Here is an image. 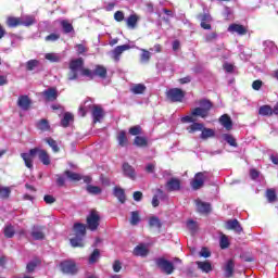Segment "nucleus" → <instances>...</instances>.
Wrapping results in <instances>:
<instances>
[{"label": "nucleus", "mask_w": 278, "mask_h": 278, "mask_svg": "<svg viewBox=\"0 0 278 278\" xmlns=\"http://www.w3.org/2000/svg\"><path fill=\"white\" fill-rule=\"evenodd\" d=\"M67 80L75 81L79 79V71L83 77H88L92 80L96 77L100 79H108V67L105 65L97 64L92 70L84 67V58L73 59L68 65Z\"/></svg>", "instance_id": "nucleus-1"}, {"label": "nucleus", "mask_w": 278, "mask_h": 278, "mask_svg": "<svg viewBox=\"0 0 278 278\" xmlns=\"http://www.w3.org/2000/svg\"><path fill=\"white\" fill-rule=\"evenodd\" d=\"M36 155H38V159L43 164V166H49V164H51V156H49V152H47V150L33 148L28 153L21 154L26 168H29V170L34 169V157H36Z\"/></svg>", "instance_id": "nucleus-2"}, {"label": "nucleus", "mask_w": 278, "mask_h": 278, "mask_svg": "<svg viewBox=\"0 0 278 278\" xmlns=\"http://www.w3.org/2000/svg\"><path fill=\"white\" fill-rule=\"evenodd\" d=\"M74 238L70 239L71 245L74 249H84V238H86V225L81 223L74 224Z\"/></svg>", "instance_id": "nucleus-3"}, {"label": "nucleus", "mask_w": 278, "mask_h": 278, "mask_svg": "<svg viewBox=\"0 0 278 278\" xmlns=\"http://www.w3.org/2000/svg\"><path fill=\"white\" fill-rule=\"evenodd\" d=\"M199 105L200 106L194 108L191 111V115L200 116V118H207V116H210V111L214 108V104L207 99H202L199 101Z\"/></svg>", "instance_id": "nucleus-4"}, {"label": "nucleus", "mask_w": 278, "mask_h": 278, "mask_svg": "<svg viewBox=\"0 0 278 278\" xmlns=\"http://www.w3.org/2000/svg\"><path fill=\"white\" fill-rule=\"evenodd\" d=\"M165 97L170 103H181L186 99V91L180 88H170L165 92Z\"/></svg>", "instance_id": "nucleus-5"}, {"label": "nucleus", "mask_w": 278, "mask_h": 278, "mask_svg": "<svg viewBox=\"0 0 278 278\" xmlns=\"http://www.w3.org/2000/svg\"><path fill=\"white\" fill-rule=\"evenodd\" d=\"M60 270L63 275L75 276L79 273V268L77 267V263L73 260H65L60 263Z\"/></svg>", "instance_id": "nucleus-6"}, {"label": "nucleus", "mask_w": 278, "mask_h": 278, "mask_svg": "<svg viewBox=\"0 0 278 278\" xmlns=\"http://www.w3.org/2000/svg\"><path fill=\"white\" fill-rule=\"evenodd\" d=\"M99 225H101V215H99L97 210H91L87 216V228L90 231H97L99 229Z\"/></svg>", "instance_id": "nucleus-7"}, {"label": "nucleus", "mask_w": 278, "mask_h": 278, "mask_svg": "<svg viewBox=\"0 0 278 278\" xmlns=\"http://www.w3.org/2000/svg\"><path fill=\"white\" fill-rule=\"evenodd\" d=\"M155 264L165 275H173L175 273V265L164 257L156 258Z\"/></svg>", "instance_id": "nucleus-8"}, {"label": "nucleus", "mask_w": 278, "mask_h": 278, "mask_svg": "<svg viewBox=\"0 0 278 278\" xmlns=\"http://www.w3.org/2000/svg\"><path fill=\"white\" fill-rule=\"evenodd\" d=\"M207 172H199L194 175V178L191 180V188L193 190H201L205 185V180L207 179Z\"/></svg>", "instance_id": "nucleus-9"}, {"label": "nucleus", "mask_w": 278, "mask_h": 278, "mask_svg": "<svg viewBox=\"0 0 278 278\" xmlns=\"http://www.w3.org/2000/svg\"><path fill=\"white\" fill-rule=\"evenodd\" d=\"M47 227L40 226V225H35L31 227L30 230V236L33 240H45L47 238V235L45 233V230Z\"/></svg>", "instance_id": "nucleus-10"}, {"label": "nucleus", "mask_w": 278, "mask_h": 278, "mask_svg": "<svg viewBox=\"0 0 278 278\" xmlns=\"http://www.w3.org/2000/svg\"><path fill=\"white\" fill-rule=\"evenodd\" d=\"M198 17L200 18L201 23H200V27H202V29H212V15H210V13H203V14H199Z\"/></svg>", "instance_id": "nucleus-11"}, {"label": "nucleus", "mask_w": 278, "mask_h": 278, "mask_svg": "<svg viewBox=\"0 0 278 278\" xmlns=\"http://www.w3.org/2000/svg\"><path fill=\"white\" fill-rule=\"evenodd\" d=\"M91 116L93 118V124L101 123V119L105 116L103 109L99 105H93L91 111Z\"/></svg>", "instance_id": "nucleus-12"}, {"label": "nucleus", "mask_w": 278, "mask_h": 278, "mask_svg": "<svg viewBox=\"0 0 278 278\" xmlns=\"http://www.w3.org/2000/svg\"><path fill=\"white\" fill-rule=\"evenodd\" d=\"M17 105L21 108V110H24V112H27L31 108V99H29V96H20L17 99Z\"/></svg>", "instance_id": "nucleus-13"}, {"label": "nucleus", "mask_w": 278, "mask_h": 278, "mask_svg": "<svg viewBox=\"0 0 278 278\" xmlns=\"http://www.w3.org/2000/svg\"><path fill=\"white\" fill-rule=\"evenodd\" d=\"M131 47L129 45H122L117 46L113 52H112V58L115 62H118L121 60V55H123L124 51H129Z\"/></svg>", "instance_id": "nucleus-14"}, {"label": "nucleus", "mask_w": 278, "mask_h": 278, "mask_svg": "<svg viewBox=\"0 0 278 278\" xmlns=\"http://www.w3.org/2000/svg\"><path fill=\"white\" fill-rule=\"evenodd\" d=\"M195 205L199 214H210L212 212V204L208 202L197 200Z\"/></svg>", "instance_id": "nucleus-15"}, {"label": "nucleus", "mask_w": 278, "mask_h": 278, "mask_svg": "<svg viewBox=\"0 0 278 278\" xmlns=\"http://www.w3.org/2000/svg\"><path fill=\"white\" fill-rule=\"evenodd\" d=\"M228 31L231 34H238L239 36H247L248 29L241 24H230L228 27Z\"/></svg>", "instance_id": "nucleus-16"}, {"label": "nucleus", "mask_w": 278, "mask_h": 278, "mask_svg": "<svg viewBox=\"0 0 278 278\" xmlns=\"http://www.w3.org/2000/svg\"><path fill=\"white\" fill-rule=\"evenodd\" d=\"M122 170L125 177H128V179H132V181L136 180V169L129 163H124L122 165Z\"/></svg>", "instance_id": "nucleus-17"}, {"label": "nucleus", "mask_w": 278, "mask_h": 278, "mask_svg": "<svg viewBox=\"0 0 278 278\" xmlns=\"http://www.w3.org/2000/svg\"><path fill=\"white\" fill-rule=\"evenodd\" d=\"M166 188L169 192H177L181 190V180L179 178H170L166 184Z\"/></svg>", "instance_id": "nucleus-18"}, {"label": "nucleus", "mask_w": 278, "mask_h": 278, "mask_svg": "<svg viewBox=\"0 0 278 278\" xmlns=\"http://www.w3.org/2000/svg\"><path fill=\"white\" fill-rule=\"evenodd\" d=\"M226 229L236 231V233H242L243 229L238 219H230L226 222Z\"/></svg>", "instance_id": "nucleus-19"}, {"label": "nucleus", "mask_w": 278, "mask_h": 278, "mask_svg": "<svg viewBox=\"0 0 278 278\" xmlns=\"http://www.w3.org/2000/svg\"><path fill=\"white\" fill-rule=\"evenodd\" d=\"M219 123L227 131H231L233 129V121H231V116L228 114H224L219 117Z\"/></svg>", "instance_id": "nucleus-20"}, {"label": "nucleus", "mask_w": 278, "mask_h": 278, "mask_svg": "<svg viewBox=\"0 0 278 278\" xmlns=\"http://www.w3.org/2000/svg\"><path fill=\"white\" fill-rule=\"evenodd\" d=\"M132 254L136 257H147L149 255V249L144 244H139L134 249Z\"/></svg>", "instance_id": "nucleus-21"}, {"label": "nucleus", "mask_w": 278, "mask_h": 278, "mask_svg": "<svg viewBox=\"0 0 278 278\" xmlns=\"http://www.w3.org/2000/svg\"><path fill=\"white\" fill-rule=\"evenodd\" d=\"M5 25L9 26L10 29L21 27L22 18L21 17L9 16V17H7Z\"/></svg>", "instance_id": "nucleus-22"}, {"label": "nucleus", "mask_w": 278, "mask_h": 278, "mask_svg": "<svg viewBox=\"0 0 278 278\" xmlns=\"http://www.w3.org/2000/svg\"><path fill=\"white\" fill-rule=\"evenodd\" d=\"M113 194L119 201V203H125V201H127V195L125 194V189H123L121 187H114Z\"/></svg>", "instance_id": "nucleus-23"}, {"label": "nucleus", "mask_w": 278, "mask_h": 278, "mask_svg": "<svg viewBox=\"0 0 278 278\" xmlns=\"http://www.w3.org/2000/svg\"><path fill=\"white\" fill-rule=\"evenodd\" d=\"M236 268V264L233 263V260H228L224 270H225V277L226 278H231L233 277V270Z\"/></svg>", "instance_id": "nucleus-24"}, {"label": "nucleus", "mask_w": 278, "mask_h": 278, "mask_svg": "<svg viewBox=\"0 0 278 278\" xmlns=\"http://www.w3.org/2000/svg\"><path fill=\"white\" fill-rule=\"evenodd\" d=\"M116 140L118 142V146L122 148L127 147V144H129V139L127 138V132L125 130H121L117 134Z\"/></svg>", "instance_id": "nucleus-25"}, {"label": "nucleus", "mask_w": 278, "mask_h": 278, "mask_svg": "<svg viewBox=\"0 0 278 278\" xmlns=\"http://www.w3.org/2000/svg\"><path fill=\"white\" fill-rule=\"evenodd\" d=\"M43 97H46V101H56L58 90L55 88H48L43 91Z\"/></svg>", "instance_id": "nucleus-26"}, {"label": "nucleus", "mask_w": 278, "mask_h": 278, "mask_svg": "<svg viewBox=\"0 0 278 278\" xmlns=\"http://www.w3.org/2000/svg\"><path fill=\"white\" fill-rule=\"evenodd\" d=\"M36 127L39 129V131H51V125L47 118L39 119L36 124Z\"/></svg>", "instance_id": "nucleus-27"}, {"label": "nucleus", "mask_w": 278, "mask_h": 278, "mask_svg": "<svg viewBox=\"0 0 278 278\" xmlns=\"http://www.w3.org/2000/svg\"><path fill=\"white\" fill-rule=\"evenodd\" d=\"M216 136V132L212 128H206L205 125L202 127L200 138L202 140H207V138H214Z\"/></svg>", "instance_id": "nucleus-28"}, {"label": "nucleus", "mask_w": 278, "mask_h": 278, "mask_svg": "<svg viewBox=\"0 0 278 278\" xmlns=\"http://www.w3.org/2000/svg\"><path fill=\"white\" fill-rule=\"evenodd\" d=\"M132 144L139 148L149 147V139H147V137L137 136L135 137Z\"/></svg>", "instance_id": "nucleus-29"}, {"label": "nucleus", "mask_w": 278, "mask_h": 278, "mask_svg": "<svg viewBox=\"0 0 278 278\" xmlns=\"http://www.w3.org/2000/svg\"><path fill=\"white\" fill-rule=\"evenodd\" d=\"M195 264L198 268L202 270V273H212V263L207 261H204V262L197 261Z\"/></svg>", "instance_id": "nucleus-30"}, {"label": "nucleus", "mask_w": 278, "mask_h": 278, "mask_svg": "<svg viewBox=\"0 0 278 278\" xmlns=\"http://www.w3.org/2000/svg\"><path fill=\"white\" fill-rule=\"evenodd\" d=\"M60 25L64 34H72V31H75V27H73V24L68 22V20L61 21Z\"/></svg>", "instance_id": "nucleus-31"}, {"label": "nucleus", "mask_w": 278, "mask_h": 278, "mask_svg": "<svg viewBox=\"0 0 278 278\" xmlns=\"http://www.w3.org/2000/svg\"><path fill=\"white\" fill-rule=\"evenodd\" d=\"M203 126V123H197L195 121L187 127V131L188 134H197V131H202Z\"/></svg>", "instance_id": "nucleus-32"}, {"label": "nucleus", "mask_w": 278, "mask_h": 278, "mask_svg": "<svg viewBox=\"0 0 278 278\" xmlns=\"http://www.w3.org/2000/svg\"><path fill=\"white\" fill-rule=\"evenodd\" d=\"M146 90L147 86L143 84H136L130 88V92H132V94H144Z\"/></svg>", "instance_id": "nucleus-33"}, {"label": "nucleus", "mask_w": 278, "mask_h": 278, "mask_svg": "<svg viewBox=\"0 0 278 278\" xmlns=\"http://www.w3.org/2000/svg\"><path fill=\"white\" fill-rule=\"evenodd\" d=\"M22 18V25L24 27H31V25H36V17L34 15H26Z\"/></svg>", "instance_id": "nucleus-34"}, {"label": "nucleus", "mask_w": 278, "mask_h": 278, "mask_svg": "<svg viewBox=\"0 0 278 278\" xmlns=\"http://www.w3.org/2000/svg\"><path fill=\"white\" fill-rule=\"evenodd\" d=\"M261 116H273V108L268 104L262 105L258 110Z\"/></svg>", "instance_id": "nucleus-35"}, {"label": "nucleus", "mask_w": 278, "mask_h": 278, "mask_svg": "<svg viewBox=\"0 0 278 278\" xmlns=\"http://www.w3.org/2000/svg\"><path fill=\"white\" fill-rule=\"evenodd\" d=\"M64 175L67 177L70 181H81V175L71 172V170H65Z\"/></svg>", "instance_id": "nucleus-36"}, {"label": "nucleus", "mask_w": 278, "mask_h": 278, "mask_svg": "<svg viewBox=\"0 0 278 278\" xmlns=\"http://www.w3.org/2000/svg\"><path fill=\"white\" fill-rule=\"evenodd\" d=\"M151 61V52L147 49H141V55H140V63L141 64H149Z\"/></svg>", "instance_id": "nucleus-37"}, {"label": "nucleus", "mask_w": 278, "mask_h": 278, "mask_svg": "<svg viewBox=\"0 0 278 278\" xmlns=\"http://www.w3.org/2000/svg\"><path fill=\"white\" fill-rule=\"evenodd\" d=\"M130 225H132L134 227H136V225H138V223H140V212L138 211H132L130 213V219H129Z\"/></svg>", "instance_id": "nucleus-38"}, {"label": "nucleus", "mask_w": 278, "mask_h": 278, "mask_svg": "<svg viewBox=\"0 0 278 278\" xmlns=\"http://www.w3.org/2000/svg\"><path fill=\"white\" fill-rule=\"evenodd\" d=\"M266 198L268 203H275V201H277V191L275 189H267Z\"/></svg>", "instance_id": "nucleus-39"}, {"label": "nucleus", "mask_w": 278, "mask_h": 278, "mask_svg": "<svg viewBox=\"0 0 278 278\" xmlns=\"http://www.w3.org/2000/svg\"><path fill=\"white\" fill-rule=\"evenodd\" d=\"M15 233H16V230L14 229V226H12V224H9L4 227V230H3L4 237L12 238L13 236H15Z\"/></svg>", "instance_id": "nucleus-40"}, {"label": "nucleus", "mask_w": 278, "mask_h": 278, "mask_svg": "<svg viewBox=\"0 0 278 278\" xmlns=\"http://www.w3.org/2000/svg\"><path fill=\"white\" fill-rule=\"evenodd\" d=\"M138 15L136 14H131L130 16H128L127 18V25L131 28V29H136V25H138Z\"/></svg>", "instance_id": "nucleus-41"}, {"label": "nucleus", "mask_w": 278, "mask_h": 278, "mask_svg": "<svg viewBox=\"0 0 278 278\" xmlns=\"http://www.w3.org/2000/svg\"><path fill=\"white\" fill-rule=\"evenodd\" d=\"M128 134L130 136H142V127L140 125H136V126H131L129 129H128Z\"/></svg>", "instance_id": "nucleus-42"}, {"label": "nucleus", "mask_w": 278, "mask_h": 278, "mask_svg": "<svg viewBox=\"0 0 278 278\" xmlns=\"http://www.w3.org/2000/svg\"><path fill=\"white\" fill-rule=\"evenodd\" d=\"M99 257H101V251H99V249H94L89 256V264H97V262H99Z\"/></svg>", "instance_id": "nucleus-43"}, {"label": "nucleus", "mask_w": 278, "mask_h": 278, "mask_svg": "<svg viewBox=\"0 0 278 278\" xmlns=\"http://www.w3.org/2000/svg\"><path fill=\"white\" fill-rule=\"evenodd\" d=\"M71 121H73V114L65 113L61 119V127H68L71 125Z\"/></svg>", "instance_id": "nucleus-44"}, {"label": "nucleus", "mask_w": 278, "mask_h": 278, "mask_svg": "<svg viewBox=\"0 0 278 278\" xmlns=\"http://www.w3.org/2000/svg\"><path fill=\"white\" fill-rule=\"evenodd\" d=\"M40 66V61L34 59L26 62V71H34Z\"/></svg>", "instance_id": "nucleus-45"}, {"label": "nucleus", "mask_w": 278, "mask_h": 278, "mask_svg": "<svg viewBox=\"0 0 278 278\" xmlns=\"http://www.w3.org/2000/svg\"><path fill=\"white\" fill-rule=\"evenodd\" d=\"M46 142L47 144H49V147H51L54 153H60V147H58V141H55L53 138H47Z\"/></svg>", "instance_id": "nucleus-46"}, {"label": "nucleus", "mask_w": 278, "mask_h": 278, "mask_svg": "<svg viewBox=\"0 0 278 278\" xmlns=\"http://www.w3.org/2000/svg\"><path fill=\"white\" fill-rule=\"evenodd\" d=\"M149 226L155 227L156 229H162V222L159 217L153 216L149 219Z\"/></svg>", "instance_id": "nucleus-47"}, {"label": "nucleus", "mask_w": 278, "mask_h": 278, "mask_svg": "<svg viewBox=\"0 0 278 278\" xmlns=\"http://www.w3.org/2000/svg\"><path fill=\"white\" fill-rule=\"evenodd\" d=\"M86 190L89 194H101L102 192L101 187L92 185L87 186Z\"/></svg>", "instance_id": "nucleus-48"}, {"label": "nucleus", "mask_w": 278, "mask_h": 278, "mask_svg": "<svg viewBox=\"0 0 278 278\" xmlns=\"http://www.w3.org/2000/svg\"><path fill=\"white\" fill-rule=\"evenodd\" d=\"M224 140L230 146V147H238V142L236 141V138L232 137V135L225 134Z\"/></svg>", "instance_id": "nucleus-49"}, {"label": "nucleus", "mask_w": 278, "mask_h": 278, "mask_svg": "<svg viewBox=\"0 0 278 278\" xmlns=\"http://www.w3.org/2000/svg\"><path fill=\"white\" fill-rule=\"evenodd\" d=\"M10 194H12L10 187H0V199H10Z\"/></svg>", "instance_id": "nucleus-50"}, {"label": "nucleus", "mask_w": 278, "mask_h": 278, "mask_svg": "<svg viewBox=\"0 0 278 278\" xmlns=\"http://www.w3.org/2000/svg\"><path fill=\"white\" fill-rule=\"evenodd\" d=\"M45 59L49 62L58 63L61 62L62 58L55 53H46Z\"/></svg>", "instance_id": "nucleus-51"}, {"label": "nucleus", "mask_w": 278, "mask_h": 278, "mask_svg": "<svg viewBox=\"0 0 278 278\" xmlns=\"http://www.w3.org/2000/svg\"><path fill=\"white\" fill-rule=\"evenodd\" d=\"M219 247L220 249H229V238L226 235H222Z\"/></svg>", "instance_id": "nucleus-52"}, {"label": "nucleus", "mask_w": 278, "mask_h": 278, "mask_svg": "<svg viewBox=\"0 0 278 278\" xmlns=\"http://www.w3.org/2000/svg\"><path fill=\"white\" fill-rule=\"evenodd\" d=\"M198 227L199 226L197 225V222H194L193 219L187 220V229H189L191 233L197 232Z\"/></svg>", "instance_id": "nucleus-53"}, {"label": "nucleus", "mask_w": 278, "mask_h": 278, "mask_svg": "<svg viewBox=\"0 0 278 278\" xmlns=\"http://www.w3.org/2000/svg\"><path fill=\"white\" fill-rule=\"evenodd\" d=\"M58 40H60V35L59 34L52 33V34L46 36V41L47 42H55Z\"/></svg>", "instance_id": "nucleus-54"}, {"label": "nucleus", "mask_w": 278, "mask_h": 278, "mask_svg": "<svg viewBox=\"0 0 278 278\" xmlns=\"http://www.w3.org/2000/svg\"><path fill=\"white\" fill-rule=\"evenodd\" d=\"M114 20L117 21V23H122V21H125V13H123V11H116L114 13Z\"/></svg>", "instance_id": "nucleus-55"}, {"label": "nucleus", "mask_w": 278, "mask_h": 278, "mask_svg": "<svg viewBox=\"0 0 278 278\" xmlns=\"http://www.w3.org/2000/svg\"><path fill=\"white\" fill-rule=\"evenodd\" d=\"M43 201L47 203V205H53V203H55V198L51 194H46L43 197Z\"/></svg>", "instance_id": "nucleus-56"}, {"label": "nucleus", "mask_w": 278, "mask_h": 278, "mask_svg": "<svg viewBox=\"0 0 278 278\" xmlns=\"http://www.w3.org/2000/svg\"><path fill=\"white\" fill-rule=\"evenodd\" d=\"M216 38H218V34L216 31L210 33L205 36V42H213Z\"/></svg>", "instance_id": "nucleus-57"}, {"label": "nucleus", "mask_w": 278, "mask_h": 278, "mask_svg": "<svg viewBox=\"0 0 278 278\" xmlns=\"http://www.w3.org/2000/svg\"><path fill=\"white\" fill-rule=\"evenodd\" d=\"M123 269V264L121 263V261L116 260L113 263V270L114 273H121V270Z\"/></svg>", "instance_id": "nucleus-58"}, {"label": "nucleus", "mask_w": 278, "mask_h": 278, "mask_svg": "<svg viewBox=\"0 0 278 278\" xmlns=\"http://www.w3.org/2000/svg\"><path fill=\"white\" fill-rule=\"evenodd\" d=\"M37 266H38V264H36V262H29L26 265V273H34L36 270Z\"/></svg>", "instance_id": "nucleus-59"}, {"label": "nucleus", "mask_w": 278, "mask_h": 278, "mask_svg": "<svg viewBox=\"0 0 278 278\" xmlns=\"http://www.w3.org/2000/svg\"><path fill=\"white\" fill-rule=\"evenodd\" d=\"M56 186H59V188H64L65 186V179L60 174L56 175Z\"/></svg>", "instance_id": "nucleus-60"}, {"label": "nucleus", "mask_w": 278, "mask_h": 278, "mask_svg": "<svg viewBox=\"0 0 278 278\" xmlns=\"http://www.w3.org/2000/svg\"><path fill=\"white\" fill-rule=\"evenodd\" d=\"M212 256V252H210V250H207V248H202V250L200 251V257H211Z\"/></svg>", "instance_id": "nucleus-61"}, {"label": "nucleus", "mask_w": 278, "mask_h": 278, "mask_svg": "<svg viewBox=\"0 0 278 278\" xmlns=\"http://www.w3.org/2000/svg\"><path fill=\"white\" fill-rule=\"evenodd\" d=\"M251 179L255 180L260 177V172L255 168L250 169Z\"/></svg>", "instance_id": "nucleus-62"}, {"label": "nucleus", "mask_w": 278, "mask_h": 278, "mask_svg": "<svg viewBox=\"0 0 278 278\" xmlns=\"http://www.w3.org/2000/svg\"><path fill=\"white\" fill-rule=\"evenodd\" d=\"M193 115H186L181 117V123H194L197 119L192 117Z\"/></svg>", "instance_id": "nucleus-63"}, {"label": "nucleus", "mask_w": 278, "mask_h": 278, "mask_svg": "<svg viewBox=\"0 0 278 278\" xmlns=\"http://www.w3.org/2000/svg\"><path fill=\"white\" fill-rule=\"evenodd\" d=\"M262 84H263L262 80H254L252 83L253 90H260L262 88Z\"/></svg>", "instance_id": "nucleus-64"}]
</instances>
